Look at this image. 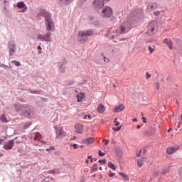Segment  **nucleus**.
Segmentation results:
<instances>
[{"instance_id": "f3484780", "label": "nucleus", "mask_w": 182, "mask_h": 182, "mask_svg": "<svg viewBox=\"0 0 182 182\" xmlns=\"http://www.w3.org/2000/svg\"><path fill=\"white\" fill-rule=\"evenodd\" d=\"M144 161H146V158L143 157L137 160V166L138 167H143L144 164Z\"/></svg>"}, {"instance_id": "6e6d98bb", "label": "nucleus", "mask_w": 182, "mask_h": 182, "mask_svg": "<svg viewBox=\"0 0 182 182\" xmlns=\"http://www.w3.org/2000/svg\"><path fill=\"white\" fill-rule=\"evenodd\" d=\"M86 117H88V119H90V115L85 116L84 119H86Z\"/></svg>"}, {"instance_id": "423d86ee", "label": "nucleus", "mask_w": 182, "mask_h": 182, "mask_svg": "<svg viewBox=\"0 0 182 182\" xmlns=\"http://www.w3.org/2000/svg\"><path fill=\"white\" fill-rule=\"evenodd\" d=\"M113 15V11L110 7H105L102 10V16H105V18H110Z\"/></svg>"}, {"instance_id": "72a5a7b5", "label": "nucleus", "mask_w": 182, "mask_h": 182, "mask_svg": "<svg viewBox=\"0 0 182 182\" xmlns=\"http://www.w3.org/2000/svg\"><path fill=\"white\" fill-rule=\"evenodd\" d=\"M106 154L102 152V151L99 150L98 151V155L100 156V157H103V156H105Z\"/></svg>"}, {"instance_id": "052dcab7", "label": "nucleus", "mask_w": 182, "mask_h": 182, "mask_svg": "<svg viewBox=\"0 0 182 182\" xmlns=\"http://www.w3.org/2000/svg\"><path fill=\"white\" fill-rule=\"evenodd\" d=\"M85 163H86V164H88L89 160H85Z\"/></svg>"}, {"instance_id": "cd10ccee", "label": "nucleus", "mask_w": 182, "mask_h": 182, "mask_svg": "<svg viewBox=\"0 0 182 182\" xmlns=\"http://www.w3.org/2000/svg\"><path fill=\"white\" fill-rule=\"evenodd\" d=\"M148 50H149L150 53H153L154 52V46L148 47Z\"/></svg>"}, {"instance_id": "79ce46f5", "label": "nucleus", "mask_w": 182, "mask_h": 182, "mask_svg": "<svg viewBox=\"0 0 182 182\" xmlns=\"http://www.w3.org/2000/svg\"><path fill=\"white\" fill-rule=\"evenodd\" d=\"M102 141H105V146H107L109 144V141L106 139H103Z\"/></svg>"}, {"instance_id": "9d476101", "label": "nucleus", "mask_w": 182, "mask_h": 182, "mask_svg": "<svg viewBox=\"0 0 182 182\" xmlns=\"http://www.w3.org/2000/svg\"><path fill=\"white\" fill-rule=\"evenodd\" d=\"M23 116L26 117H31V109L28 107L21 109Z\"/></svg>"}, {"instance_id": "13d9d810", "label": "nucleus", "mask_w": 182, "mask_h": 182, "mask_svg": "<svg viewBox=\"0 0 182 182\" xmlns=\"http://www.w3.org/2000/svg\"><path fill=\"white\" fill-rule=\"evenodd\" d=\"M2 141H4V139H0V144H2Z\"/></svg>"}, {"instance_id": "c03bdc74", "label": "nucleus", "mask_w": 182, "mask_h": 182, "mask_svg": "<svg viewBox=\"0 0 182 182\" xmlns=\"http://www.w3.org/2000/svg\"><path fill=\"white\" fill-rule=\"evenodd\" d=\"M142 122H143V123H147V119H146V117H143Z\"/></svg>"}, {"instance_id": "aec40b11", "label": "nucleus", "mask_w": 182, "mask_h": 182, "mask_svg": "<svg viewBox=\"0 0 182 182\" xmlns=\"http://www.w3.org/2000/svg\"><path fill=\"white\" fill-rule=\"evenodd\" d=\"M77 102H82V99H85V93L83 92H80V94H78L77 96Z\"/></svg>"}, {"instance_id": "a211bd4d", "label": "nucleus", "mask_w": 182, "mask_h": 182, "mask_svg": "<svg viewBox=\"0 0 182 182\" xmlns=\"http://www.w3.org/2000/svg\"><path fill=\"white\" fill-rule=\"evenodd\" d=\"M50 36H52V33H47L45 36H44V41L45 42H50V41H52V39H50Z\"/></svg>"}, {"instance_id": "de8ad7c7", "label": "nucleus", "mask_w": 182, "mask_h": 182, "mask_svg": "<svg viewBox=\"0 0 182 182\" xmlns=\"http://www.w3.org/2000/svg\"><path fill=\"white\" fill-rule=\"evenodd\" d=\"M71 146H72V147H73V149H77V144H74Z\"/></svg>"}, {"instance_id": "bf43d9fd", "label": "nucleus", "mask_w": 182, "mask_h": 182, "mask_svg": "<svg viewBox=\"0 0 182 182\" xmlns=\"http://www.w3.org/2000/svg\"><path fill=\"white\" fill-rule=\"evenodd\" d=\"M34 140H38V136H36H36L34 137Z\"/></svg>"}, {"instance_id": "7ed1b4c3", "label": "nucleus", "mask_w": 182, "mask_h": 182, "mask_svg": "<svg viewBox=\"0 0 182 182\" xmlns=\"http://www.w3.org/2000/svg\"><path fill=\"white\" fill-rule=\"evenodd\" d=\"M93 35V31L88 30L87 31H79L78 32V39L79 42L81 43H85L87 41L88 36H92Z\"/></svg>"}, {"instance_id": "774afa93", "label": "nucleus", "mask_w": 182, "mask_h": 182, "mask_svg": "<svg viewBox=\"0 0 182 182\" xmlns=\"http://www.w3.org/2000/svg\"><path fill=\"white\" fill-rule=\"evenodd\" d=\"M21 110V109H17V112H19Z\"/></svg>"}, {"instance_id": "c756f323", "label": "nucleus", "mask_w": 182, "mask_h": 182, "mask_svg": "<svg viewBox=\"0 0 182 182\" xmlns=\"http://www.w3.org/2000/svg\"><path fill=\"white\" fill-rule=\"evenodd\" d=\"M114 126H116V127L120 126V122L119 121H117V118L114 119Z\"/></svg>"}, {"instance_id": "dca6fc26", "label": "nucleus", "mask_w": 182, "mask_h": 182, "mask_svg": "<svg viewBox=\"0 0 182 182\" xmlns=\"http://www.w3.org/2000/svg\"><path fill=\"white\" fill-rule=\"evenodd\" d=\"M163 43H165V45L168 46L169 49H173V42L171 41V40L164 38Z\"/></svg>"}, {"instance_id": "0eeeda50", "label": "nucleus", "mask_w": 182, "mask_h": 182, "mask_svg": "<svg viewBox=\"0 0 182 182\" xmlns=\"http://www.w3.org/2000/svg\"><path fill=\"white\" fill-rule=\"evenodd\" d=\"M15 144V141L14 139L9 140L6 142L4 145V150H12L14 149V145Z\"/></svg>"}, {"instance_id": "b1692460", "label": "nucleus", "mask_w": 182, "mask_h": 182, "mask_svg": "<svg viewBox=\"0 0 182 182\" xmlns=\"http://www.w3.org/2000/svg\"><path fill=\"white\" fill-rule=\"evenodd\" d=\"M1 122H3V123H8V119H6V117L5 115H1L0 117Z\"/></svg>"}, {"instance_id": "09e8293b", "label": "nucleus", "mask_w": 182, "mask_h": 182, "mask_svg": "<svg viewBox=\"0 0 182 182\" xmlns=\"http://www.w3.org/2000/svg\"><path fill=\"white\" fill-rule=\"evenodd\" d=\"M109 177H114V173L110 172L109 174Z\"/></svg>"}, {"instance_id": "1a4fd4ad", "label": "nucleus", "mask_w": 182, "mask_h": 182, "mask_svg": "<svg viewBox=\"0 0 182 182\" xmlns=\"http://www.w3.org/2000/svg\"><path fill=\"white\" fill-rule=\"evenodd\" d=\"M178 149H180V146H169L166 149V153L167 154H173V153H176Z\"/></svg>"}, {"instance_id": "c85d7f7f", "label": "nucleus", "mask_w": 182, "mask_h": 182, "mask_svg": "<svg viewBox=\"0 0 182 182\" xmlns=\"http://www.w3.org/2000/svg\"><path fill=\"white\" fill-rule=\"evenodd\" d=\"M73 0H60L61 2L63 4H65V5H68V4H70Z\"/></svg>"}, {"instance_id": "2f4dec72", "label": "nucleus", "mask_w": 182, "mask_h": 182, "mask_svg": "<svg viewBox=\"0 0 182 182\" xmlns=\"http://www.w3.org/2000/svg\"><path fill=\"white\" fill-rule=\"evenodd\" d=\"M112 130H114V132H120V130H122V125L117 128L113 127Z\"/></svg>"}, {"instance_id": "a878e982", "label": "nucleus", "mask_w": 182, "mask_h": 182, "mask_svg": "<svg viewBox=\"0 0 182 182\" xmlns=\"http://www.w3.org/2000/svg\"><path fill=\"white\" fill-rule=\"evenodd\" d=\"M92 171H97V164H94L91 168Z\"/></svg>"}, {"instance_id": "473e14b6", "label": "nucleus", "mask_w": 182, "mask_h": 182, "mask_svg": "<svg viewBox=\"0 0 182 182\" xmlns=\"http://www.w3.org/2000/svg\"><path fill=\"white\" fill-rule=\"evenodd\" d=\"M154 86H155V88H156L157 90H159V89H160V83H159V82H155V83H154Z\"/></svg>"}, {"instance_id": "8fccbe9b", "label": "nucleus", "mask_w": 182, "mask_h": 182, "mask_svg": "<svg viewBox=\"0 0 182 182\" xmlns=\"http://www.w3.org/2000/svg\"><path fill=\"white\" fill-rule=\"evenodd\" d=\"M50 150H55V148L51 147V148H50V149H46V151H50Z\"/></svg>"}, {"instance_id": "393cba45", "label": "nucleus", "mask_w": 182, "mask_h": 182, "mask_svg": "<svg viewBox=\"0 0 182 182\" xmlns=\"http://www.w3.org/2000/svg\"><path fill=\"white\" fill-rule=\"evenodd\" d=\"M37 39H39V41H41L42 42H45V36L39 34L37 36Z\"/></svg>"}, {"instance_id": "4be33fe9", "label": "nucleus", "mask_w": 182, "mask_h": 182, "mask_svg": "<svg viewBox=\"0 0 182 182\" xmlns=\"http://www.w3.org/2000/svg\"><path fill=\"white\" fill-rule=\"evenodd\" d=\"M148 8L151 9V11H154V9H157V4L153 3L148 6Z\"/></svg>"}, {"instance_id": "39448f33", "label": "nucleus", "mask_w": 182, "mask_h": 182, "mask_svg": "<svg viewBox=\"0 0 182 182\" xmlns=\"http://www.w3.org/2000/svg\"><path fill=\"white\" fill-rule=\"evenodd\" d=\"M156 28H157V23H156L155 21H152L151 22L149 25H148V33L149 35H154V33H156V32H157V31L156 30Z\"/></svg>"}, {"instance_id": "f03ea898", "label": "nucleus", "mask_w": 182, "mask_h": 182, "mask_svg": "<svg viewBox=\"0 0 182 182\" xmlns=\"http://www.w3.org/2000/svg\"><path fill=\"white\" fill-rule=\"evenodd\" d=\"M130 29H132V23L126 21L119 28L112 31V38H116V36H119L121 33H127Z\"/></svg>"}, {"instance_id": "49530a36", "label": "nucleus", "mask_w": 182, "mask_h": 182, "mask_svg": "<svg viewBox=\"0 0 182 182\" xmlns=\"http://www.w3.org/2000/svg\"><path fill=\"white\" fill-rule=\"evenodd\" d=\"M141 150H139V153L136 154L137 157H140V155L141 154Z\"/></svg>"}, {"instance_id": "9b49d317", "label": "nucleus", "mask_w": 182, "mask_h": 182, "mask_svg": "<svg viewBox=\"0 0 182 182\" xmlns=\"http://www.w3.org/2000/svg\"><path fill=\"white\" fill-rule=\"evenodd\" d=\"M9 48L10 52V56H12L15 53V50H16V48L15 47V43L14 42H9Z\"/></svg>"}, {"instance_id": "338daca9", "label": "nucleus", "mask_w": 182, "mask_h": 182, "mask_svg": "<svg viewBox=\"0 0 182 182\" xmlns=\"http://www.w3.org/2000/svg\"><path fill=\"white\" fill-rule=\"evenodd\" d=\"M92 177H96V174L92 175Z\"/></svg>"}, {"instance_id": "a19ab883", "label": "nucleus", "mask_w": 182, "mask_h": 182, "mask_svg": "<svg viewBox=\"0 0 182 182\" xmlns=\"http://www.w3.org/2000/svg\"><path fill=\"white\" fill-rule=\"evenodd\" d=\"M48 174H55V171L54 170H50L48 171Z\"/></svg>"}, {"instance_id": "e433bc0d", "label": "nucleus", "mask_w": 182, "mask_h": 182, "mask_svg": "<svg viewBox=\"0 0 182 182\" xmlns=\"http://www.w3.org/2000/svg\"><path fill=\"white\" fill-rule=\"evenodd\" d=\"M60 72H61V73H65V68H63V66H61L60 68Z\"/></svg>"}, {"instance_id": "69168bd1", "label": "nucleus", "mask_w": 182, "mask_h": 182, "mask_svg": "<svg viewBox=\"0 0 182 182\" xmlns=\"http://www.w3.org/2000/svg\"><path fill=\"white\" fill-rule=\"evenodd\" d=\"M4 155L0 153V157H2Z\"/></svg>"}, {"instance_id": "c9c22d12", "label": "nucleus", "mask_w": 182, "mask_h": 182, "mask_svg": "<svg viewBox=\"0 0 182 182\" xmlns=\"http://www.w3.org/2000/svg\"><path fill=\"white\" fill-rule=\"evenodd\" d=\"M178 174L180 177H182V166L178 170Z\"/></svg>"}, {"instance_id": "f257e3e1", "label": "nucleus", "mask_w": 182, "mask_h": 182, "mask_svg": "<svg viewBox=\"0 0 182 182\" xmlns=\"http://www.w3.org/2000/svg\"><path fill=\"white\" fill-rule=\"evenodd\" d=\"M42 16H44L46 19V29L48 32H52L55 30V23H53V21L50 18V14L45 10L41 11Z\"/></svg>"}, {"instance_id": "f8f14e48", "label": "nucleus", "mask_w": 182, "mask_h": 182, "mask_svg": "<svg viewBox=\"0 0 182 182\" xmlns=\"http://www.w3.org/2000/svg\"><path fill=\"white\" fill-rule=\"evenodd\" d=\"M123 110H124V105L123 104H121L113 109L114 113H120V112H123Z\"/></svg>"}, {"instance_id": "0e129e2a", "label": "nucleus", "mask_w": 182, "mask_h": 182, "mask_svg": "<svg viewBox=\"0 0 182 182\" xmlns=\"http://www.w3.org/2000/svg\"><path fill=\"white\" fill-rule=\"evenodd\" d=\"M99 170H100V171L103 170V168H102V166H100V167L99 168Z\"/></svg>"}, {"instance_id": "4468645a", "label": "nucleus", "mask_w": 182, "mask_h": 182, "mask_svg": "<svg viewBox=\"0 0 182 182\" xmlns=\"http://www.w3.org/2000/svg\"><path fill=\"white\" fill-rule=\"evenodd\" d=\"M82 143L84 144H92L95 143V139L92 137H88L83 139Z\"/></svg>"}, {"instance_id": "4d7b16f0", "label": "nucleus", "mask_w": 182, "mask_h": 182, "mask_svg": "<svg viewBox=\"0 0 182 182\" xmlns=\"http://www.w3.org/2000/svg\"><path fill=\"white\" fill-rule=\"evenodd\" d=\"M141 127L140 125L136 126V129H140Z\"/></svg>"}, {"instance_id": "ea45409f", "label": "nucleus", "mask_w": 182, "mask_h": 182, "mask_svg": "<svg viewBox=\"0 0 182 182\" xmlns=\"http://www.w3.org/2000/svg\"><path fill=\"white\" fill-rule=\"evenodd\" d=\"M146 77L147 79H150V77H151V75H150L149 73H146Z\"/></svg>"}, {"instance_id": "7c9ffc66", "label": "nucleus", "mask_w": 182, "mask_h": 182, "mask_svg": "<svg viewBox=\"0 0 182 182\" xmlns=\"http://www.w3.org/2000/svg\"><path fill=\"white\" fill-rule=\"evenodd\" d=\"M98 163H100L101 164H106L107 163V160L100 159V160L98 161Z\"/></svg>"}, {"instance_id": "864d4df0", "label": "nucleus", "mask_w": 182, "mask_h": 182, "mask_svg": "<svg viewBox=\"0 0 182 182\" xmlns=\"http://www.w3.org/2000/svg\"><path fill=\"white\" fill-rule=\"evenodd\" d=\"M46 179L53 180V181H55V180L53 179V178H49V177H48V178H46Z\"/></svg>"}, {"instance_id": "680f3d73", "label": "nucleus", "mask_w": 182, "mask_h": 182, "mask_svg": "<svg viewBox=\"0 0 182 182\" xmlns=\"http://www.w3.org/2000/svg\"><path fill=\"white\" fill-rule=\"evenodd\" d=\"M76 139V136H73V138H72V140H75Z\"/></svg>"}, {"instance_id": "58836bf2", "label": "nucleus", "mask_w": 182, "mask_h": 182, "mask_svg": "<svg viewBox=\"0 0 182 182\" xmlns=\"http://www.w3.org/2000/svg\"><path fill=\"white\" fill-rule=\"evenodd\" d=\"M154 15L155 16H159L160 15V11H155V12L154 13Z\"/></svg>"}, {"instance_id": "603ef678", "label": "nucleus", "mask_w": 182, "mask_h": 182, "mask_svg": "<svg viewBox=\"0 0 182 182\" xmlns=\"http://www.w3.org/2000/svg\"><path fill=\"white\" fill-rule=\"evenodd\" d=\"M132 122H133L134 123H136L137 119H136V118L132 119Z\"/></svg>"}, {"instance_id": "f704fd0d", "label": "nucleus", "mask_w": 182, "mask_h": 182, "mask_svg": "<svg viewBox=\"0 0 182 182\" xmlns=\"http://www.w3.org/2000/svg\"><path fill=\"white\" fill-rule=\"evenodd\" d=\"M168 171H170V169L168 168H166L162 171V174L165 175L167 174V173H168Z\"/></svg>"}, {"instance_id": "412c9836", "label": "nucleus", "mask_w": 182, "mask_h": 182, "mask_svg": "<svg viewBox=\"0 0 182 182\" xmlns=\"http://www.w3.org/2000/svg\"><path fill=\"white\" fill-rule=\"evenodd\" d=\"M119 176H121L122 178H124V180H125V181H129V175H127L123 172H119Z\"/></svg>"}, {"instance_id": "37998d69", "label": "nucleus", "mask_w": 182, "mask_h": 182, "mask_svg": "<svg viewBox=\"0 0 182 182\" xmlns=\"http://www.w3.org/2000/svg\"><path fill=\"white\" fill-rule=\"evenodd\" d=\"M87 159H88V160H90L91 163H93V159L92 158V156H88Z\"/></svg>"}, {"instance_id": "ddd939ff", "label": "nucleus", "mask_w": 182, "mask_h": 182, "mask_svg": "<svg viewBox=\"0 0 182 182\" xmlns=\"http://www.w3.org/2000/svg\"><path fill=\"white\" fill-rule=\"evenodd\" d=\"M75 129L76 133H79L80 134H82V133H83V125H82L81 124H76L75 125Z\"/></svg>"}, {"instance_id": "6ab92c4d", "label": "nucleus", "mask_w": 182, "mask_h": 182, "mask_svg": "<svg viewBox=\"0 0 182 182\" xmlns=\"http://www.w3.org/2000/svg\"><path fill=\"white\" fill-rule=\"evenodd\" d=\"M17 8L19 9H22V8H26L23 12H25L26 11V6L25 5V3L21 1L17 4Z\"/></svg>"}, {"instance_id": "bb28decb", "label": "nucleus", "mask_w": 182, "mask_h": 182, "mask_svg": "<svg viewBox=\"0 0 182 182\" xmlns=\"http://www.w3.org/2000/svg\"><path fill=\"white\" fill-rule=\"evenodd\" d=\"M11 63H14V65H15V66H21V63L19 61L12 60Z\"/></svg>"}, {"instance_id": "20e7f679", "label": "nucleus", "mask_w": 182, "mask_h": 182, "mask_svg": "<svg viewBox=\"0 0 182 182\" xmlns=\"http://www.w3.org/2000/svg\"><path fill=\"white\" fill-rule=\"evenodd\" d=\"M110 0H94L92 6L97 11V9H102L105 6V2H109Z\"/></svg>"}, {"instance_id": "a18cd8bd", "label": "nucleus", "mask_w": 182, "mask_h": 182, "mask_svg": "<svg viewBox=\"0 0 182 182\" xmlns=\"http://www.w3.org/2000/svg\"><path fill=\"white\" fill-rule=\"evenodd\" d=\"M37 49H38L40 51H39V53H42V51H41V50H42V47H41V46H38V47H37Z\"/></svg>"}, {"instance_id": "2eb2a0df", "label": "nucleus", "mask_w": 182, "mask_h": 182, "mask_svg": "<svg viewBox=\"0 0 182 182\" xmlns=\"http://www.w3.org/2000/svg\"><path fill=\"white\" fill-rule=\"evenodd\" d=\"M105 110H106V108L105 107V105H103V104H100L97 107V111L99 113H100V114L105 113Z\"/></svg>"}, {"instance_id": "4c0bfd02", "label": "nucleus", "mask_w": 182, "mask_h": 182, "mask_svg": "<svg viewBox=\"0 0 182 182\" xmlns=\"http://www.w3.org/2000/svg\"><path fill=\"white\" fill-rule=\"evenodd\" d=\"M104 62H105L106 63H109V58H106L105 56H104Z\"/></svg>"}, {"instance_id": "5fc2aeb1", "label": "nucleus", "mask_w": 182, "mask_h": 182, "mask_svg": "<svg viewBox=\"0 0 182 182\" xmlns=\"http://www.w3.org/2000/svg\"><path fill=\"white\" fill-rule=\"evenodd\" d=\"M181 127V123H179V124H178V129H180Z\"/></svg>"}, {"instance_id": "5701e85b", "label": "nucleus", "mask_w": 182, "mask_h": 182, "mask_svg": "<svg viewBox=\"0 0 182 182\" xmlns=\"http://www.w3.org/2000/svg\"><path fill=\"white\" fill-rule=\"evenodd\" d=\"M108 167H109V168H111L112 170H114V171L116 170V166L111 161L108 162Z\"/></svg>"}, {"instance_id": "3c124183", "label": "nucleus", "mask_w": 182, "mask_h": 182, "mask_svg": "<svg viewBox=\"0 0 182 182\" xmlns=\"http://www.w3.org/2000/svg\"><path fill=\"white\" fill-rule=\"evenodd\" d=\"M36 137H39V136H41V134L39 132H36Z\"/></svg>"}, {"instance_id": "6e6552de", "label": "nucleus", "mask_w": 182, "mask_h": 182, "mask_svg": "<svg viewBox=\"0 0 182 182\" xmlns=\"http://www.w3.org/2000/svg\"><path fill=\"white\" fill-rule=\"evenodd\" d=\"M66 132L63 131V127L56 129V139L58 137H65Z\"/></svg>"}, {"instance_id": "e2e57ef3", "label": "nucleus", "mask_w": 182, "mask_h": 182, "mask_svg": "<svg viewBox=\"0 0 182 182\" xmlns=\"http://www.w3.org/2000/svg\"><path fill=\"white\" fill-rule=\"evenodd\" d=\"M170 132H171V128H170V129L168 130V133H170Z\"/></svg>"}]
</instances>
